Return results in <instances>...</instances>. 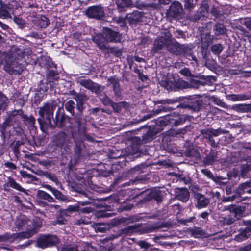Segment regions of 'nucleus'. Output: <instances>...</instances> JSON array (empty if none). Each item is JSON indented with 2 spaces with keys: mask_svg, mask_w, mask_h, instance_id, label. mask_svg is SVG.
Returning <instances> with one entry per match:
<instances>
[{
  "mask_svg": "<svg viewBox=\"0 0 251 251\" xmlns=\"http://www.w3.org/2000/svg\"><path fill=\"white\" fill-rule=\"evenodd\" d=\"M42 221L41 219L36 218L34 219H30L24 215L18 216L14 222L13 231L25 230L24 232L16 233V234H22L19 236V239L28 238L36 233L39 228L41 226Z\"/></svg>",
  "mask_w": 251,
  "mask_h": 251,
  "instance_id": "1",
  "label": "nucleus"
},
{
  "mask_svg": "<svg viewBox=\"0 0 251 251\" xmlns=\"http://www.w3.org/2000/svg\"><path fill=\"white\" fill-rule=\"evenodd\" d=\"M122 36L119 33L108 28L103 29V35L97 34L93 36V41L101 49L107 48L108 42L116 43L120 42Z\"/></svg>",
  "mask_w": 251,
  "mask_h": 251,
  "instance_id": "2",
  "label": "nucleus"
},
{
  "mask_svg": "<svg viewBox=\"0 0 251 251\" xmlns=\"http://www.w3.org/2000/svg\"><path fill=\"white\" fill-rule=\"evenodd\" d=\"M56 106V105L53 103H49L45 104L42 107L40 108L39 114L40 118L38 119V121L41 127L43 126L44 119L47 120L48 123H50Z\"/></svg>",
  "mask_w": 251,
  "mask_h": 251,
  "instance_id": "3",
  "label": "nucleus"
},
{
  "mask_svg": "<svg viewBox=\"0 0 251 251\" xmlns=\"http://www.w3.org/2000/svg\"><path fill=\"white\" fill-rule=\"evenodd\" d=\"M80 83L85 88L97 94H99L105 88L104 86H102L96 83H94L91 80H81Z\"/></svg>",
  "mask_w": 251,
  "mask_h": 251,
  "instance_id": "4",
  "label": "nucleus"
},
{
  "mask_svg": "<svg viewBox=\"0 0 251 251\" xmlns=\"http://www.w3.org/2000/svg\"><path fill=\"white\" fill-rule=\"evenodd\" d=\"M87 15L89 17L100 19L104 16V10L100 6H92L87 10Z\"/></svg>",
  "mask_w": 251,
  "mask_h": 251,
  "instance_id": "5",
  "label": "nucleus"
},
{
  "mask_svg": "<svg viewBox=\"0 0 251 251\" xmlns=\"http://www.w3.org/2000/svg\"><path fill=\"white\" fill-rule=\"evenodd\" d=\"M167 33L166 32L164 34V36H161L157 39L154 43L152 51L154 53H157L159 50L162 49L164 47H166V43L167 42Z\"/></svg>",
  "mask_w": 251,
  "mask_h": 251,
  "instance_id": "6",
  "label": "nucleus"
},
{
  "mask_svg": "<svg viewBox=\"0 0 251 251\" xmlns=\"http://www.w3.org/2000/svg\"><path fill=\"white\" fill-rule=\"evenodd\" d=\"M167 42L166 43V47L170 52L177 54L179 47V44L171 38L170 34L167 33Z\"/></svg>",
  "mask_w": 251,
  "mask_h": 251,
  "instance_id": "7",
  "label": "nucleus"
},
{
  "mask_svg": "<svg viewBox=\"0 0 251 251\" xmlns=\"http://www.w3.org/2000/svg\"><path fill=\"white\" fill-rule=\"evenodd\" d=\"M238 234L236 235L234 239L237 242H242L248 239L250 235L251 228L247 227L244 229H241Z\"/></svg>",
  "mask_w": 251,
  "mask_h": 251,
  "instance_id": "8",
  "label": "nucleus"
},
{
  "mask_svg": "<svg viewBox=\"0 0 251 251\" xmlns=\"http://www.w3.org/2000/svg\"><path fill=\"white\" fill-rule=\"evenodd\" d=\"M175 193L177 199L183 202H186L188 201L189 197V193L187 189L178 188L176 189Z\"/></svg>",
  "mask_w": 251,
  "mask_h": 251,
  "instance_id": "9",
  "label": "nucleus"
},
{
  "mask_svg": "<svg viewBox=\"0 0 251 251\" xmlns=\"http://www.w3.org/2000/svg\"><path fill=\"white\" fill-rule=\"evenodd\" d=\"M22 235V234L6 233L2 235H0V243L3 242H14L19 240L18 237Z\"/></svg>",
  "mask_w": 251,
  "mask_h": 251,
  "instance_id": "10",
  "label": "nucleus"
},
{
  "mask_svg": "<svg viewBox=\"0 0 251 251\" xmlns=\"http://www.w3.org/2000/svg\"><path fill=\"white\" fill-rule=\"evenodd\" d=\"M182 10L183 8L181 4L178 1H175L170 6L169 11L173 16H176L181 13Z\"/></svg>",
  "mask_w": 251,
  "mask_h": 251,
  "instance_id": "11",
  "label": "nucleus"
},
{
  "mask_svg": "<svg viewBox=\"0 0 251 251\" xmlns=\"http://www.w3.org/2000/svg\"><path fill=\"white\" fill-rule=\"evenodd\" d=\"M108 85H112L113 91L116 96H120V88L119 84V80L115 77L109 78L108 80Z\"/></svg>",
  "mask_w": 251,
  "mask_h": 251,
  "instance_id": "12",
  "label": "nucleus"
},
{
  "mask_svg": "<svg viewBox=\"0 0 251 251\" xmlns=\"http://www.w3.org/2000/svg\"><path fill=\"white\" fill-rule=\"evenodd\" d=\"M196 198L197 200V207L198 208H201L204 207L207 205L209 203L208 199L205 198L203 195L197 194L196 195Z\"/></svg>",
  "mask_w": 251,
  "mask_h": 251,
  "instance_id": "13",
  "label": "nucleus"
},
{
  "mask_svg": "<svg viewBox=\"0 0 251 251\" xmlns=\"http://www.w3.org/2000/svg\"><path fill=\"white\" fill-rule=\"evenodd\" d=\"M9 104L8 98L0 92V114L7 108Z\"/></svg>",
  "mask_w": 251,
  "mask_h": 251,
  "instance_id": "14",
  "label": "nucleus"
},
{
  "mask_svg": "<svg viewBox=\"0 0 251 251\" xmlns=\"http://www.w3.org/2000/svg\"><path fill=\"white\" fill-rule=\"evenodd\" d=\"M201 132L204 137L207 139L212 138L213 136H217L219 134L218 130L211 128L203 129Z\"/></svg>",
  "mask_w": 251,
  "mask_h": 251,
  "instance_id": "15",
  "label": "nucleus"
},
{
  "mask_svg": "<svg viewBox=\"0 0 251 251\" xmlns=\"http://www.w3.org/2000/svg\"><path fill=\"white\" fill-rule=\"evenodd\" d=\"M117 4L119 10L122 11L125 8L130 7L131 3V0H114Z\"/></svg>",
  "mask_w": 251,
  "mask_h": 251,
  "instance_id": "16",
  "label": "nucleus"
},
{
  "mask_svg": "<svg viewBox=\"0 0 251 251\" xmlns=\"http://www.w3.org/2000/svg\"><path fill=\"white\" fill-rule=\"evenodd\" d=\"M251 183L250 182H245L240 185L237 189L239 195H242L246 192L251 193Z\"/></svg>",
  "mask_w": 251,
  "mask_h": 251,
  "instance_id": "17",
  "label": "nucleus"
},
{
  "mask_svg": "<svg viewBox=\"0 0 251 251\" xmlns=\"http://www.w3.org/2000/svg\"><path fill=\"white\" fill-rule=\"evenodd\" d=\"M37 197L39 199L47 200L50 202L54 201V199L48 193L43 190H39L37 192Z\"/></svg>",
  "mask_w": 251,
  "mask_h": 251,
  "instance_id": "18",
  "label": "nucleus"
},
{
  "mask_svg": "<svg viewBox=\"0 0 251 251\" xmlns=\"http://www.w3.org/2000/svg\"><path fill=\"white\" fill-rule=\"evenodd\" d=\"M77 102V109L81 111L82 109V105L84 101L87 100V97L83 94H78L75 98Z\"/></svg>",
  "mask_w": 251,
  "mask_h": 251,
  "instance_id": "19",
  "label": "nucleus"
},
{
  "mask_svg": "<svg viewBox=\"0 0 251 251\" xmlns=\"http://www.w3.org/2000/svg\"><path fill=\"white\" fill-rule=\"evenodd\" d=\"M47 240H48V238L46 235L41 236L38 238L37 241V246L41 248L48 247L49 244Z\"/></svg>",
  "mask_w": 251,
  "mask_h": 251,
  "instance_id": "20",
  "label": "nucleus"
},
{
  "mask_svg": "<svg viewBox=\"0 0 251 251\" xmlns=\"http://www.w3.org/2000/svg\"><path fill=\"white\" fill-rule=\"evenodd\" d=\"M228 99L233 101H241L247 99L246 96L240 94H232L227 96Z\"/></svg>",
  "mask_w": 251,
  "mask_h": 251,
  "instance_id": "21",
  "label": "nucleus"
},
{
  "mask_svg": "<svg viewBox=\"0 0 251 251\" xmlns=\"http://www.w3.org/2000/svg\"><path fill=\"white\" fill-rule=\"evenodd\" d=\"M161 191L158 190H153L151 192V198L154 199L157 202H160L162 200Z\"/></svg>",
  "mask_w": 251,
  "mask_h": 251,
  "instance_id": "22",
  "label": "nucleus"
},
{
  "mask_svg": "<svg viewBox=\"0 0 251 251\" xmlns=\"http://www.w3.org/2000/svg\"><path fill=\"white\" fill-rule=\"evenodd\" d=\"M214 30L216 35L223 34L226 32V28L224 25L220 24H218L214 26Z\"/></svg>",
  "mask_w": 251,
  "mask_h": 251,
  "instance_id": "23",
  "label": "nucleus"
},
{
  "mask_svg": "<svg viewBox=\"0 0 251 251\" xmlns=\"http://www.w3.org/2000/svg\"><path fill=\"white\" fill-rule=\"evenodd\" d=\"M8 184L11 187L14 188L18 191L24 192L25 194H27L25 190L22 188L20 184L17 183L14 180L10 179L8 182Z\"/></svg>",
  "mask_w": 251,
  "mask_h": 251,
  "instance_id": "24",
  "label": "nucleus"
},
{
  "mask_svg": "<svg viewBox=\"0 0 251 251\" xmlns=\"http://www.w3.org/2000/svg\"><path fill=\"white\" fill-rule=\"evenodd\" d=\"M223 50V46L221 44H216L211 47V51L216 55H219Z\"/></svg>",
  "mask_w": 251,
  "mask_h": 251,
  "instance_id": "25",
  "label": "nucleus"
},
{
  "mask_svg": "<svg viewBox=\"0 0 251 251\" xmlns=\"http://www.w3.org/2000/svg\"><path fill=\"white\" fill-rule=\"evenodd\" d=\"M59 251H78L77 246L69 245H65L58 248Z\"/></svg>",
  "mask_w": 251,
  "mask_h": 251,
  "instance_id": "26",
  "label": "nucleus"
},
{
  "mask_svg": "<svg viewBox=\"0 0 251 251\" xmlns=\"http://www.w3.org/2000/svg\"><path fill=\"white\" fill-rule=\"evenodd\" d=\"M75 102L74 101L70 100L68 101H67L65 103V109L67 111L71 113L72 114H73L74 111V108H75Z\"/></svg>",
  "mask_w": 251,
  "mask_h": 251,
  "instance_id": "27",
  "label": "nucleus"
},
{
  "mask_svg": "<svg viewBox=\"0 0 251 251\" xmlns=\"http://www.w3.org/2000/svg\"><path fill=\"white\" fill-rule=\"evenodd\" d=\"M0 17L3 19L11 18L10 13L5 9V7L2 5V3L0 6Z\"/></svg>",
  "mask_w": 251,
  "mask_h": 251,
  "instance_id": "28",
  "label": "nucleus"
},
{
  "mask_svg": "<svg viewBox=\"0 0 251 251\" xmlns=\"http://www.w3.org/2000/svg\"><path fill=\"white\" fill-rule=\"evenodd\" d=\"M217 154L214 152L210 153L206 157L205 162L208 164H212L214 162L217 160Z\"/></svg>",
  "mask_w": 251,
  "mask_h": 251,
  "instance_id": "29",
  "label": "nucleus"
},
{
  "mask_svg": "<svg viewBox=\"0 0 251 251\" xmlns=\"http://www.w3.org/2000/svg\"><path fill=\"white\" fill-rule=\"evenodd\" d=\"M46 236L48 238L47 241H48L49 247L51 246L57 242L58 239L56 236L50 235Z\"/></svg>",
  "mask_w": 251,
  "mask_h": 251,
  "instance_id": "30",
  "label": "nucleus"
},
{
  "mask_svg": "<svg viewBox=\"0 0 251 251\" xmlns=\"http://www.w3.org/2000/svg\"><path fill=\"white\" fill-rule=\"evenodd\" d=\"M60 140L57 143L58 145L62 147L63 146L67 145V143H66L67 138L66 135L64 133H62L60 135Z\"/></svg>",
  "mask_w": 251,
  "mask_h": 251,
  "instance_id": "31",
  "label": "nucleus"
},
{
  "mask_svg": "<svg viewBox=\"0 0 251 251\" xmlns=\"http://www.w3.org/2000/svg\"><path fill=\"white\" fill-rule=\"evenodd\" d=\"M49 22L47 18L43 17L41 18L40 25L43 28L46 27L49 24Z\"/></svg>",
  "mask_w": 251,
  "mask_h": 251,
  "instance_id": "32",
  "label": "nucleus"
},
{
  "mask_svg": "<svg viewBox=\"0 0 251 251\" xmlns=\"http://www.w3.org/2000/svg\"><path fill=\"white\" fill-rule=\"evenodd\" d=\"M23 118L24 119L25 121L28 122V123L31 125H34L35 122V118L32 116L28 117L27 116L24 115V116H23Z\"/></svg>",
  "mask_w": 251,
  "mask_h": 251,
  "instance_id": "33",
  "label": "nucleus"
},
{
  "mask_svg": "<svg viewBox=\"0 0 251 251\" xmlns=\"http://www.w3.org/2000/svg\"><path fill=\"white\" fill-rule=\"evenodd\" d=\"M52 193L55 197V198L57 199L63 200V195L61 193L60 191L55 188L53 190Z\"/></svg>",
  "mask_w": 251,
  "mask_h": 251,
  "instance_id": "34",
  "label": "nucleus"
},
{
  "mask_svg": "<svg viewBox=\"0 0 251 251\" xmlns=\"http://www.w3.org/2000/svg\"><path fill=\"white\" fill-rule=\"evenodd\" d=\"M199 11L202 16H205L208 11V6L207 4L202 5L199 9Z\"/></svg>",
  "mask_w": 251,
  "mask_h": 251,
  "instance_id": "35",
  "label": "nucleus"
},
{
  "mask_svg": "<svg viewBox=\"0 0 251 251\" xmlns=\"http://www.w3.org/2000/svg\"><path fill=\"white\" fill-rule=\"evenodd\" d=\"M184 2V6L186 9H191L194 6L192 0H185Z\"/></svg>",
  "mask_w": 251,
  "mask_h": 251,
  "instance_id": "36",
  "label": "nucleus"
},
{
  "mask_svg": "<svg viewBox=\"0 0 251 251\" xmlns=\"http://www.w3.org/2000/svg\"><path fill=\"white\" fill-rule=\"evenodd\" d=\"M67 210L69 212H75L79 211V206L77 205H69L67 208Z\"/></svg>",
  "mask_w": 251,
  "mask_h": 251,
  "instance_id": "37",
  "label": "nucleus"
},
{
  "mask_svg": "<svg viewBox=\"0 0 251 251\" xmlns=\"http://www.w3.org/2000/svg\"><path fill=\"white\" fill-rule=\"evenodd\" d=\"M88 223V221L86 220V218H81L80 219L77 220L75 224L76 225H80L83 224H87Z\"/></svg>",
  "mask_w": 251,
  "mask_h": 251,
  "instance_id": "38",
  "label": "nucleus"
},
{
  "mask_svg": "<svg viewBox=\"0 0 251 251\" xmlns=\"http://www.w3.org/2000/svg\"><path fill=\"white\" fill-rule=\"evenodd\" d=\"M66 222V220L65 219L62 217H58L56 219V221L54 222V225L59 224V225H64L65 224Z\"/></svg>",
  "mask_w": 251,
  "mask_h": 251,
  "instance_id": "39",
  "label": "nucleus"
},
{
  "mask_svg": "<svg viewBox=\"0 0 251 251\" xmlns=\"http://www.w3.org/2000/svg\"><path fill=\"white\" fill-rule=\"evenodd\" d=\"M18 115L21 116L22 117L24 116L23 114V111L21 109L13 111L10 113L11 116H15Z\"/></svg>",
  "mask_w": 251,
  "mask_h": 251,
  "instance_id": "40",
  "label": "nucleus"
},
{
  "mask_svg": "<svg viewBox=\"0 0 251 251\" xmlns=\"http://www.w3.org/2000/svg\"><path fill=\"white\" fill-rule=\"evenodd\" d=\"M138 244L141 248L147 249L150 247V244L145 241H140Z\"/></svg>",
  "mask_w": 251,
  "mask_h": 251,
  "instance_id": "41",
  "label": "nucleus"
},
{
  "mask_svg": "<svg viewBox=\"0 0 251 251\" xmlns=\"http://www.w3.org/2000/svg\"><path fill=\"white\" fill-rule=\"evenodd\" d=\"M202 173L209 178H211L213 175L211 172L207 169H203L201 170Z\"/></svg>",
  "mask_w": 251,
  "mask_h": 251,
  "instance_id": "42",
  "label": "nucleus"
},
{
  "mask_svg": "<svg viewBox=\"0 0 251 251\" xmlns=\"http://www.w3.org/2000/svg\"><path fill=\"white\" fill-rule=\"evenodd\" d=\"M117 22L119 23L121 26H124L126 25V19L124 18H119Z\"/></svg>",
  "mask_w": 251,
  "mask_h": 251,
  "instance_id": "43",
  "label": "nucleus"
},
{
  "mask_svg": "<svg viewBox=\"0 0 251 251\" xmlns=\"http://www.w3.org/2000/svg\"><path fill=\"white\" fill-rule=\"evenodd\" d=\"M95 228L97 232H104L105 229L104 227L100 226L99 225L97 224L95 226Z\"/></svg>",
  "mask_w": 251,
  "mask_h": 251,
  "instance_id": "44",
  "label": "nucleus"
},
{
  "mask_svg": "<svg viewBox=\"0 0 251 251\" xmlns=\"http://www.w3.org/2000/svg\"><path fill=\"white\" fill-rule=\"evenodd\" d=\"M235 198V196H232L231 197H225L223 199V202H227V201H233Z\"/></svg>",
  "mask_w": 251,
  "mask_h": 251,
  "instance_id": "45",
  "label": "nucleus"
},
{
  "mask_svg": "<svg viewBox=\"0 0 251 251\" xmlns=\"http://www.w3.org/2000/svg\"><path fill=\"white\" fill-rule=\"evenodd\" d=\"M79 211L83 213H89L92 212V208L89 207H85L82 209L79 208Z\"/></svg>",
  "mask_w": 251,
  "mask_h": 251,
  "instance_id": "46",
  "label": "nucleus"
},
{
  "mask_svg": "<svg viewBox=\"0 0 251 251\" xmlns=\"http://www.w3.org/2000/svg\"><path fill=\"white\" fill-rule=\"evenodd\" d=\"M5 165L6 167L10 168V169H16L15 165L12 162H7L5 163Z\"/></svg>",
  "mask_w": 251,
  "mask_h": 251,
  "instance_id": "47",
  "label": "nucleus"
},
{
  "mask_svg": "<svg viewBox=\"0 0 251 251\" xmlns=\"http://www.w3.org/2000/svg\"><path fill=\"white\" fill-rule=\"evenodd\" d=\"M21 175L22 176H23L24 177H27L29 178H31V177L32 176L31 175L27 173L26 172H21Z\"/></svg>",
  "mask_w": 251,
  "mask_h": 251,
  "instance_id": "48",
  "label": "nucleus"
},
{
  "mask_svg": "<svg viewBox=\"0 0 251 251\" xmlns=\"http://www.w3.org/2000/svg\"><path fill=\"white\" fill-rule=\"evenodd\" d=\"M139 77L142 81L146 80L148 79V77L146 75L141 73H139Z\"/></svg>",
  "mask_w": 251,
  "mask_h": 251,
  "instance_id": "49",
  "label": "nucleus"
},
{
  "mask_svg": "<svg viewBox=\"0 0 251 251\" xmlns=\"http://www.w3.org/2000/svg\"><path fill=\"white\" fill-rule=\"evenodd\" d=\"M186 57L189 59V60H194L195 61V62L197 61V59L195 57V56H194V55H193L192 54L189 53L187 55Z\"/></svg>",
  "mask_w": 251,
  "mask_h": 251,
  "instance_id": "50",
  "label": "nucleus"
},
{
  "mask_svg": "<svg viewBox=\"0 0 251 251\" xmlns=\"http://www.w3.org/2000/svg\"><path fill=\"white\" fill-rule=\"evenodd\" d=\"M208 140V143L211 146L213 147L216 146V143L212 138L209 139Z\"/></svg>",
  "mask_w": 251,
  "mask_h": 251,
  "instance_id": "51",
  "label": "nucleus"
},
{
  "mask_svg": "<svg viewBox=\"0 0 251 251\" xmlns=\"http://www.w3.org/2000/svg\"><path fill=\"white\" fill-rule=\"evenodd\" d=\"M209 215V214L207 212H203L201 215L200 216L203 219H206Z\"/></svg>",
  "mask_w": 251,
  "mask_h": 251,
  "instance_id": "52",
  "label": "nucleus"
},
{
  "mask_svg": "<svg viewBox=\"0 0 251 251\" xmlns=\"http://www.w3.org/2000/svg\"><path fill=\"white\" fill-rule=\"evenodd\" d=\"M251 249V247L250 246H247L245 247H243L242 248H241V251H249Z\"/></svg>",
  "mask_w": 251,
  "mask_h": 251,
  "instance_id": "53",
  "label": "nucleus"
},
{
  "mask_svg": "<svg viewBox=\"0 0 251 251\" xmlns=\"http://www.w3.org/2000/svg\"><path fill=\"white\" fill-rule=\"evenodd\" d=\"M245 24L247 27L251 30V19L246 21Z\"/></svg>",
  "mask_w": 251,
  "mask_h": 251,
  "instance_id": "54",
  "label": "nucleus"
},
{
  "mask_svg": "<svg viewBox=\"0 0 251 251\" xmlns=\"http://www.w3.org/2000/svg\"><path fill=\"white\" fill-rule=\"evenodd\" d=\"M251 168L248 166V165H247L246 166H243V168L242 169V173H244L245 171L250 170Z\"/></svg>",
  "mask_w": 251,
  "mask_h": 251,
  "instance_id": "55",
  "label": "nucleus"
},
{
  "mask_svg": "<svg viewBox=\"0 0 251 251\" xmlns=\"http://www.w3.org/2000/svg\"><path fill=\"white\" fill-rule=\"evenodd\" d=\"M0 26L4 30H6L8 28V26L2 23V22L0 21Z\"/></svg>",
  "mask_w": 251,
  "mask_h": 251,
  "instance_id": "56",
  "label": "nucleus"
},
{
  "mask_svg": "<svg viewBox=\"0 0 251 251\" xmlns=\"http://www.w3.org/2000/svg\"><path fill=\"white\" fill-rule=\"evenodd\" d=\"M75 144L76 148L78 149V151H79L81 149L83 145L81 143H79L76 142H75Z\"/></svg>",
  "mask_w": 251,
  "mask_h": 251,
  "instance_id": "57",
  "label": "nucleus"
},
{
  "mask_svg": "<svg viewBox=\"0 0 251 251\" xmlns=\"http://www.w3.org/2000/svg\"><path fill=\"white\" fill-rule=\"evenodd\" d=\"M44 187L47 189L48 190H50L51 192H52L53 190L55 189L54 188H52L51 186L49 185H45Z\"/></svg>",
  "mask_w": 251,
  "mask_h": 251,
  "instance_id": "58",
  "label": "nucleus"
},
{
  "mask_svg": "<svg viewBox=\"0 0 251 251\" xmlns=\"http://www.w3.org/2000/svg\"><path fill=\"white\" fill-rule=\"evenodd\" d=\"M181 72L182 74L187 75L189 74L190 72L188 70L184 69L181 71Z\"/></svg>",
  "mask_w": 251,
  "mask_h": 251,
  "instance_id": "59",
  "label": "nucleus"
},
{
  "mask_svg": "<svg viewBox=\"0 0 251 251\" xmlns=\"http://www.w3.org/2000/svg\"><path fill=\"white\" fill-rule=\"evenodd\" d=\"M160 2L163 4H168L170 2V0H160Z\"/></svg>",
  "mask_w": 251,
  "mask_h": 251,
  "instance_id": "60",
  "label": "nucleus"
},
{
  "mask_svg": "<svg viewBox=\"0 0 251 251\" xmlns=\"http://www.w3.org/2000/svg\"><path fill=\"white\" fill-rule=\"evenodd\" d=\"M218 208H219V209H220V210H221L222 211H225V210H226L227 209H228V208H227L226 207H223V206H222V205L221 204L218 205Z\"/></svg>",
  "mask_w": 251,
  "mask_h": 251,
  "instance_id": "61",
  "label": "nucleus"
},
{
  "mask_svg": "<svg viewBox=\"0 0 251 251\" xmlns=\"http://www.w3.org/2000/svg\"><path fill=\"white\" fill-rule=\"evenodd\" d=\"M61 123L59 124V126H63V125L62 124V123L63 122V121H65L66 120H68V119H66V118H64V117H62L61 118Z\"/></svg>",
  "mask_w": 251,
  "mask_h": 251,
  "instance_id": "62",
  "label": "nucleus"
},
{
  "mask_svg": "<svg viewBox=\"0 0 251 251\" xmlns=\"http://www.w3.org/2000/svg\"><path fill=\"white\" fill-rule=\"evenodd\" d=\"M246 225L248 226L251 228V220L246 221L245 222Z\"/></svg>",
  "mask_w": 251,
  "mask_h": 251,
  "instance_id": "63",
  "label": "nucleus"
},
{
  "mask_svg": "<svg viewBox=\"0 0 251 251\" xmlns=\"http://www.w3.org/2000/svg\"><path fill=\"white\" fill-rule=\"evenodd\" d=\"M176 32L177 33H178V37H181L183 34L182 31L180 30H177Z\"/></svg>",
  "mask_w": 251,
  "mask_h": 251,
  "instance_id": "64",
  "label": "nucleus"
}]
</instances>
